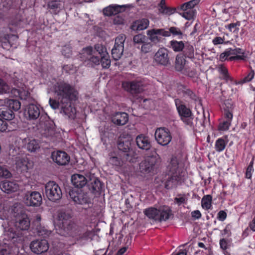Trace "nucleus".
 <instances>
[{"label":"nucleus","instance_id":"obj_10","mask_svg":"<svg viewBox=\"0 0 255 255\" xmlns=\"http://www.w3.org/2000/svg\"><path fill=\"white\" fill-rule=\"evenodd\" d=\"M60 228L59 234L63 236L76 237L77 234L81 231V228L78 227L71 220L60 225Z\"/></svg>","mask_w":255,"mask_h":255},{"label":"nucleus","instance_id":"obj_1","mask_svg":"<svg viewBox=\"0 0 255 255\" xmlns=\"http://www.w3.org/2000/svg\"><path fill=\"white\" fill-rule=\"evenodd\" d=\"M54 93L60 104H67L77 99V92L68 83H57L54 87Z\"/></svg>","mask_w":255,"mask_h":255},{"label":"nucleus","instance_id":"obj_33","mask_svg":"<svg viewBox=\"0 0 255 255\" xmlns=\"http://www.w3.org/2000/svg\"><path fill=\"white\" fill-rule=\"evenodd\" d=\"M167 168L169 171L172 174H179V172L181 173L178 169V161L176 157L171 158Z\"/></svg>","mask_w":255,"mask_h":255},{"label":"nucleus","instance_id":"obj_30","mask_svg":"<svg viewBox=\"0 0 255 255\" xmlns=\"http://www.w3.org/2000/svg\"><path fill=\"white\" fill-rule=\"evenodd\" d=\"M14 114L6 105L0 108V117L5 120L10 121L14 119Z\"/></svg>","mask_w":255,"mask_h":255},{"label":"nucleus","instance_id":"obj_16","mask_svg":"<svg viewBox=\"0 0 255 255\" xmlns=\"http://www.w3.org/2000/svg\"><path fill=\"white\" fill-rule=\"evenodd\" d=\"M87 178H89L87 184L91 192L95 194H100L103 186L101 182L91 173H87Z\"/></svg>","mask_w":255,"mask_h":255},{"label":"nucleus","instance_id":"obj_22","mask_svg":"<svg viewBox=\"0 0 255 255\" xmlns=\"http://www.w3.org/2000/svg\"><path fill=\"white\" fill-rule=\"evenodd\" d=\"M57 219L59 225L68 223L72 218L71 211L69 209H62L57 211Z\"/></svg>","mask_w":255,"mask_h":255},{"label":"nucleus","instance_id":"obj_25","mask_svg":"<svg viewBox=\"0 0 255 255\" xmlns=\"http://www.w3.org/2000/svg\"><path fill=\"white\" fill-rule=\"evenodd\" d=\"M174 101L181 119L184 118V117L188 118L192 116L191 110L183 104L179 99H176Z\"/></svg>","mask_w":255,"mask_h":255},{"label":"nucleus","instance_id":"obj_40","mask_svg":"<svg viewBox=\"0 0 255 255\" xmlns=\"http://www.w3.org/2000/svg\"><path fill=\"white\" fill-rule=\"evenodd\" d=\"M170 45L173 50L176 52L183 51L185 46L183 41H177L176 40L170 41Z\"/></svg>","mask_w":255,"mask_h":255},{"label":"nucleus","instance_id":"obj_32","mask_svg":"<svg viewBox=\"0 0 255 255\" xmlns=\"http://www.w3.org/2000/svg\"><path fill=\"white\" fill-rule=\"evenodd\" d=\"M94 236V233L91 231H83L81 228V231L77 234V240L79 241H87L89 239L92 240Z\"/></svg>","mask_w":255,"mask_h":255},{"label":"nucleus","instance_id":"obj_35","mask_svg":"<svg viewBox=\"0 0 255 255\" xmlns=\"http://www.w3.org/2000/svg\"><path fill=\"white\" fill-rule=\"evenodd\" d=\"M5 103L6 106L12 111H18L21 107V103L17 100L8 99Z\"/></svg>","mask_w":255,"mask_h":255},{"label":"nucleus","instance_id":"obj_41","mask_svg":"<svg viewBox=\"0 0 255 255\" xmlns=\"http://www.w3.org/2000/svg\"><path fill=\"white\" fill-rule=\"evenodd\" d=\"M35 230L39 236H42L44 238L49 236L51 233L50 231L47 230L44 227H41L40 225H37Z\"/></svg>","mask_w":255,"mask_h":255},{"label":"nucleus","instance_id":"obj_47","mask_svg":"<svg viewBox=\"0 0 255 255\" xmlns=\"http://www.w3.org/2000/svg\"><path fill=\"white\" fill-rule=\"evenodd\" d=\"M137 30H142L146 29L149 24V21L147 19L143 18L137 22Z\"/></svg>","mask_w":255,"mask_h":255},{"label":"nucleus","instance_id":"obj_63","mask_svg":"<svg viewBox=\"0 0 255 255\" xmlns=\"http://www.w3.org/2000/svg\"><path fill=\"white\" fill-rule=\"evenodd\" d=\"M19 96L21 99L25 100L30 96V93L28 91H23L19 93Z\"/></svg>","mask_w":255,"mask_h":255},{"label":"nucleus","instance_id":"obj_51","mask_svg":"<svg viewBox=\"0 0 255 255\" xmlns=\"http://www.w3.org/2000/svg\"><path fill=\"white\" fill-rule=\"evenodd\" d=\"M11 176V173L5 166H0V177L8 178Z\"/></svg>","mask_w":255,"mask_h":255},{"label":"nucleus","instance_id":"obj_3","mask_svg":"<svg viewBox=\"0 0 255 255\" xmlns=\"http://www.w3.org/2000/svg\"><path fill=\"white\" fill-rule=\"evenodd\" d=\"M11 213L15 218L14 225L16 228L21 231L29 229L30 221L20 204L16 203L11 208Z\"/></svg>","mask_w":255,"mask_h":255},{"label":"nucleus","instance_id":"obj_24","mask_svg":"<svg viewBox=\"0 0 255 255\" xmlns=\"http://www.w3.org/2000/svg\"><path fill=\"white\" fill-rule=\"evenodd\" d=\"M89 178H87V173L86 176L76 174L72 176L71 182L73 185L77 188H82L87 184Z\"/></svg>","mask_w":255,"mask_h":255},{"label":"nucleus","instance_id":"obj_39","mask_svg":"<svg viewBox=\"0 0 255 255\" xmlns=\"http://www.w3.org/2000/svg\"><path fill=\"white\" fill-rule=\"evenodd\" d=\"M183 55L184 57H188L189 58H194V48L193 46L187 44L184 46V48L183 49Z\"/></svg>","mask_w":255,"mask_h":255},{"label":"nucleus","instance_id":"obj_50","mask_svg":"<svg viewBox=\"0 0 255 255\" xmlns=\"http://www.w3.org/2000/svg\"><path fill=\"white\" fill-rule=\"evenodd\" d=\"M226 146V143L223 138H219L216 142L215 147L218 151L223 150Z\"/></svg>","mask_w":255,"mask_h":255},{"label":"nucleus","instance_id":"obj_27","mask_svg":"<svg viewBox=\"0 0 255 255\" xmlns=\"http://www.w3.org/2000/svg\"><path fill=\"white\" fill-rule=\"evenodd\" d=\"M18 185L13 181H4L0 183V188L5 193H10L16 191L18 189Z\"/></svg>","mask_w":255,"mask_h":255},{"label":"nucleus","instance_id":"obj_38","mask_svg":"<svg viewBox=\"0 0 255 255\" xmlns=\"http://www.w3.org/2000/svg\"><path fill=\"white\" fill-rule=\"evenodd\" d=\"M4 233L11 239L19 237V233L13 228L9 226L4 227Z\"/></svg>","mask_w":255,"mask_h":255},{"label":"nucleus","instance_id":"obj_62","mask_svg":"<svg viewBox=\"0 0 255 255\" xmlns=\"http://www.w3.org/2000/svg\"><path fill=\"white\" fill-rule=\"evenodd\" d=\"M151 48V44L149 43H144L141 46V50L143 52L146 53L148 52Z\"/></svg>","mask_w":255,"mask_h":255},{"label":"nucleus","instance_id":"obj_45","mask_svg":"<svg viewBox=\"0 0 255 255\" xmlns=\"http://www.w3.org/2000/svg\"><path fill=\"white\" fill-rule=\"evenodd\" d=\"M101 63L103 68H108L111 65V60L108 53L101 56Z\"/></svg>","mask_w":255,"mask_h":255},{"label":"nucleus","instance_id":"obj_2","mask_svg":"<svg viewBox=\"0 0 255 255\" xmlns=\"http://www.w3.org/2000/svg\"><path fill=\"white\" fill-rule=\"evenodd\" d=\"M132 138L130 136H120L117 141V147L123 159L134 162L136 158L135 151L131 147Z\"/></svg>","mask_w":255,"mask_h":255},{"label":"nucleus","instance_id":"obj_52","mask_svg":"<svg viewBox=\"0 0 255 255\" xmlns=\"http://www.w3.org/2000/svg\"><path fill=\"white\" fill-rule=\"evenodd\" d=\"M187 201V198H186L185 195H182L181 194L178 195L177 197H175L174 200V202L178 204V206L182 204L186 203Z\"/></svg>","mask_w":255,"mask_h":255},{"label":"nucleus","instance_id":"obj_11","mask_svg":"<svg viewBox=\"0 0 255 255\" xmlns=\"http://www.w3.org/2000/svg\"><path fill=\"white\" fill-rule=\"evenodd\" d=\"M80 58L84 62L91 61L96 65L100 63V58L95 55V51L91 46L83 48L80 54Z\"/></svg>","mask_w":255,"mask_h":255},{"label":"nucleus","instance_id":"obj_8","mask_svg":"<svg viewBox=\"0 0 255 255\" xmlns=\"http://www.w3.org/2000/svg\"><path fill=\"white\" fill-rule=\"evenodd\" d=\"M123 87L133 96H136L144 91V84L142 80L136 79L123 83Z\"/></svg>","mask_w":255,"mask_h":255},{"label":"nucleus","instance_id":"obj_43","mask_svg":"<svg viewBox=\"0 0 255 255\" xmlns=\"http://www.w3.org/2000/svg\"><path fill=\"white\" fill-rule=\"evenodd\" d=\"M123 161V158H120L117 156H111L109 159V163L113 165L116 166H121L122 165Z\"/></svg>","mask_w":255,"mask_h":255},{"label":"nucleus","instance_id":"obj_23","mask_svg":"<svg viewBox=\"0 0 255 255\" xmlns=\"http://www.w3.org/2000/svg\"><path fill=\"white\" fill-rule=\"evenodd\" d=\"M128 121V115L125 112H118L112 117V122L117 126L126 125Z\"/></svg>","mask_w":255,"mask_h":255},{"label":"nucleus","instance_id":"obj_57","mask_svg":"<svg viewBox=\"0 0 255 255\" xmlns=\"http://www.w3.org/2000/svg\"><path fill=\"white\" fill-rule=\"evenodd\" d=\"M126 39L125 35H120L115 39V44L117 45H124V42Z\"/></svg>","mask_w":255,"mask_h":255},{"label":"nucleus","instance_id":"obj_48","mask_svg":"<svg viewBox=\"0 0 255 255\" xmlns=\"http://www.w3.org/2000/svg\"><path fill=\"white\" fill-rule=\"evenodd\" d=\"M165 32L168 33V35L165 36V37L169 36L171 34L174 36L182 35V32L181 30L176 27H171L169 28V30H165Z\"/></svg>","mask_w":255,"mask_h":255},{"label":"nucleus","instance_id":"obj_56","mask_svg":"<svg viewBox=\"0 0 255 255\" xmlns=\"http://www.w3.org/2000/svg\"><path fill=\"white\" fill-rule=\"evenodd\" d=\"M254 157L253 158L252 161L250 163L246 171V177L248 179H251L252 177V172L253 171V164H254Z\"/></svg>","mask_w":255,"mask_h":255},{"label":"nucleus","instance_id":"obj_18","mask_svg":"<svg viewBox=\"0 0 255 255\" xmlns=\"http://www.w3.org/2000/svg\"><path fill=\"white\" fill-rule=\"evenodd\" d=\"M155 62L161 65L167 66L170 64L168 51L164 48H160L154 56Z\"/></svg>","mask_w":255,"mask_h":255},{"label":"nucleus","instance_id":"obj_12","mask_svg":"<svg viewBox=\"0 0 255 255\" xmlns=\"http://www.w3.org/2000/svg\"><path fill=\"white\" fill-rule=\"evenodd\" d=\"M154 136L157 142L163 146L167 145L172 139L169 130L165 128H157L155 132Z\"/></svg>","mask_w":255,"mask_h":255},{"label":"nucleus","instance_id":"obj_4","mask_svg":"<svg viewBox=\"0 0 255 255\" xmlns=\"http://www.w3.org/2000/svg\"><path fill=\"white\" fill-rule=\"evenodd\" d=\"M143 213L148 218L159 222L167 221L172 215L171 209L165 206H161L158 209L154 207L145 209Z\"/></svg>","mask_w":255,"mask_h":255},{"label":"nucleus","instance_id":"obj_20","mask_svg":"<svg viewBox=\"0 0 255 255\" xmlns=\"http://www.w3.org/2000/svg\"><path fill=\"white\" fill-rule=\"evenodd\" d=\"M127 6V5L111 4L104 8L103 12L104 15L111 16L124 11Z\"/></svg>","mask_w":255,"mask_h":255},{"label":"nucleus","instance_id":"obj_26","mask_svg":"<svg viewBox=\"0 0 255 255\" xmlns=\"http://www.w3.org/2000/svg\"><path fill=\"white\" fill-rule=\"evenodd\" d=\"M168 34V33L166 32L164 29H152L147 31V35L149 36L150 40L154 43H157L160 40L161 37L158 35L165 36Z\"/></svg>","mask_w":255,"mask_h":255},{"label":"nucleus","instance_id":"obj_31","mask_svg":"<svg viewBox=\"0 0 255 255\" xmlns=\"http://www.w3.org/2000/svg\"><path fill=\"white\" fill-rule=\"evenodd\" d=\"M186 60L182 54H179L176 56L175 68L177 71H182L185 68Z\"/></svg>","mask_w":255,"mask_h":255},{"label":"nucleus","instance_id":"obj_59","mask_svg":"<svg viewBox=\"0 0 255 255\" xmlns=\"http://www.w3.org/2000/svg\"><path fill=\"white\" fill-rule=\"evenodd\" d=\"M228 51V53H230V55H238V54H244V52L243 51L242 49L241 48H236L234 49H232L231 48L228 49L226 50Z\"/></svg>","mask_w":255,"mask_h":255},{"label":"nucleus","instance_id":"obj_37","mask_svg":"<svg viewBox=\"0 0 255 255\" xmlns=\"http://www.w3.org/2000/svg\"><path fill=\"white\" fill-rule=\"evenodd\" d=\"M226 107L224 108V114L226 120L231 122L233 118L232 106L229 101L225 103Z\"/></svg>","mask_w":255,"mask_h":255},{"label":"nucleus","instance_id":"obj_6","mask_svg":"<svg viewBox=\"0 0 255 255\" xmlns=\"http://www.w3.org/2000/svg\"><path fill=\"white\" fill-rule=\"evenodd\" d=\"M45 192L47 198L52 202H57L62 197L61 188L54 181H49L45 184Z\"/></svg>","mask_w":255,"mask_h":255},{"label":"nucleus","instance_id":"obj_46","mask_svg":"<svg viewBox=\"0 0 255 255\" xmlns=\"http://www.w3.org/2000/svg\"><path fill=\"white\" fill-rule=\"evenodd\" d=\"M26 148L28 151L34 152L39 148V146L37 141L33 139L28 142Z\"/></svg>","mask_w":255,"mask_h":255},{"label":"nucleus","instance_id":"obj_9","mask_svg":"<svg viewBox=\"0 0 255 255\" xmlns=\"http://www.w3.org/2000/svg\"><path fill=\"white\" fill-rule=\"evenodd\" d=\"M198 2L199 0H191L183 3L178 7V9L183 11L180 14L186 19L191 20L193 19L197 13L194 7Z\"/></svg>","mask_w":255,"mask_h":255},{"label":"nucleus","instance_id":"obj_15","mask_svg":"<svg viewBox=\"0 0 255 255\" xmlns=\"http://www.w3.org/2000/svg\"><path fill=\"white\" fill-rule=\"evenodd\" d=\"M30 249L33 253L39 255L48 251L49 244L46 240H35L31 242Z\"/></svg>","mask_w":255,"mask_h":255},{"label":"nucleus","instance_id":"obj_49","mask_svg":"<svg viewBox=\"0 0 255 255\" xmlns=\"http://www.w3.org/2000/svg\"><path fill=\"white\" fill-rule=\"evenodd\" d=\"M94 47L95 50L94 51H95V53L98 52L100 55V56L105 55L106 53H108L106 48L102 44H96L95 45Z\"/></svg>","mask_w":255,"mask_h":255},{"label":"nucleus","instance_id":"obj_19","mask_svg":"<svg viewBox=\"0 0 255 255\" xmlns=\"http://www.w3.org/2000/svg\"><path fill=\"white\" fill-rule=\"evenodd\" d=\"M53 161L59 165H65L70 161V156L65 151L58 150L52 152Z\"/></svg>","mask_w":255,"mask_h":255},{"label":"nucleus","instance_id":"obj_28","mask_svg":"<svg viewBox=\"0 0 255 255\" xmlns=\"http://www.w3.org/2000/svg\"><path fill=\"white\" fill-rule=\"evenodd\" d=\"M61 113L67 116L68 118L74 119L76 116V109L72 107L71 102L67 104H61Z\"/></svg>","mask_w":255,"mask_h":255},{"label":"nucleus","instance_id":"obj_54","mask_svg":"<svg viewBox=\"0 0 255 255\" xmlns=\"http://www.w3.org/2000/svg\"><path fill=\"white\" fill-rule=\"evenodd\" d=\"M184 96H187L195 101H199V98L190 90L186 89L183 91Z\"/></svg>","mask_w":255,"mask_h":255},{"label":"nucleus","instance_id":"obj_5","mask_svg":"<svg viewBox=\"0 0 255 255\" xmlns=\"http://www.w3.org/2000/svg\"><path fill=\"white\" fill-rule=\"evenodd\" d=\"M160 162V156L155 152L154 154L147 157L139 163V170L143 173H148L154 169Z\"/></svg>","mask_w":255,"mask_h":255},{"label":"nucleus","instance_id":"obj_29","mask_svg":"<svg viewBox=\"0 0 255 255\" xmlns=\"http://www.w3.org/2000/svg\"><path fill=\"white\" fill-rule=\"evenodd\" d=\"M136 142L137 146L143 150H148L151 147L148 137L142 134L138 135L136 137Z\"/></svg>","mask_w":255,"mask_h":255},{"label":"nucleus","instance_id":"obj_58","mask_svg":"<svg viewBox=\"0 0 255 255\" xmlns=\"http://www.w3.org/2000/svg\"><path fill=\"white\" fill-rule=\"evenodd\" d=\"M231 125V122L229 121L226 120L222 123H221L218 127V128L220 130H226L229 128V126Z\"/></svg>","mask_w":255,"mask_h":255},{"label":"nucleus","instance_id":"obj_60","mask_svg":"<svg viewBox=\"0 0 255 255\" xmlns=\"http://www.w3.org/2000/svg\"><path fill=\"white\" fill-rule=\"evenodd\" d=\"M49 104L52 108L53 109H56L59 108L60 105H61L59 101H57L56 100L50 98L49 101Z\"/></svg>","mask_w":255,"mask_h":255},{"label":"nucleus","instance_id":"obj_7","mask_svg":"<svg viewBox=\"0 0 255 255\" xmlns=\"http://www.w3.org/2000/svg\"><path fill=\"white\" fill-rule=\"evenodd\" d=\"M39 120V128L44 131L43 134L46 137L53 136L56 134L55 125L47 114H43Z\"/></svg>","mask_w":255,"mask_h":255},{"label":"nucleus","instance_id":"obj_44","mask_svg":"<svg viewBox=\"0 0 255 255\" xmlns=\"http://www.w3.org/2000/svg\"><path fill=\"white\" fill-rule=\"evenodd\" d=\"M212 196L208 195L204 196L202 199V206L203 208L209 209L211 206Z\"/></svg>","mask_w":255,"mask_h":255},{"label":"nucleus","instance_id":"obj_36","mask_svg":"<svg viewBox=\"0 0 255 255\" xmlns=\"http://www.w3.org/2000/svg\"><path fill=\"white\" fill-rule=\"evenodd\" d=\"M48 6L52 12L54 14H57L61 9L62 5L60 1L58 0H52L48 3Z\"/></svg>","mask_w":255,"mask_h":255},{"label":"nucleus","instance_id":"obj_21","mask_svg":"<svg viewBox=\"0 0 255 255\" xmlns=\"http://www.w3.org/2000/svg\"><path fill=\"white\" fill-rule=\"evenodd\" d=\"M25 112L26 115H28L29 120L39 119L43 114H45V113H41L40 108L34 104L29 105Z\"/></svg>","mask_w":255,"mask_h":255},{"label":"nucleus","instance_id":"obj_64","mask_svg":"<svg viewBox=\"0 0 255 255\" xmlns=\"http://www.w3.org/2000/svg\"><path fill=\"white\" fill-rule=\"evenodd\" d=\"M125 20L124 19L120 16H117L115 17L114 19V23L115 24H123L124 23Z\"/></svg>","mask_w":255,"mask_h":255},{"label":"nucleus","instance_id":"obj_17","mask_svg":"<svg viewBox=\"0 0 255 255\" xmlns=\"http://www.w3.org/2000/svg\"><path fill=\"white\" fill-rule=\"evenodd\" d=\"M185 172H179V174H173L170 177H168L167 181L165 182L164 186L165 188L167 189H170L173 188H176L178 185L181 184L184 180Z\"/></svg>","mask_w":255,"mask_h":255},{"label":"nucleus","instance_id":"obj_55","mask_svg":"<svg viewBox=\"0 0 255 255\" xmlns=\"http://www.w3.org/2000/svg\"><path fill=\"white\" fill-rule=\"evenodd\" d=\"M176 11V8L166 6L164 8H159V11L163 14L171 15Z\"/></svg>","mask_w":255,"mask_h":255},{"label":"nucleus","instance_id":"obj_14","mask_svg":"<svg viewBox=\"0 0 255 255\" xmlns=\"http://www.w3.org/2000/svg\"><path fill=\"white\" fill-rule=\"evenodd\" d=\"M24 202L29 206H38L42 202L41 194L36 191L27 192L24 196Z\"/></svg>","mask_w":255,"mask_h":255},{"label":"nucleus","instance_id":"obj_34","mask_svg":"<svg viewBox=\"0 0 255 255\" xmlns=\"http://www.w3.org/2000/svg\"><path fill=\"white\" fill-rule=\"evenodd\" d=\"M124 46L123 45H117L115 44L114 47L112 50V55L113 58L115 60H118L121 58L124 52Z\"/></svg>","mask_w":255,"mask_h":255},{"label":"nucleus","instance_id":"obj_13","mask_svg":"<svg viewBox=\"0 0 255 255\" xmlns=\"http://www.w3.org/2000/svg\"><path fill=\"white\" fill-rule=\"evenodd\" d=\"M69 195L70 198L76 204H85L91 202V198L88 194L81 190H70Z\"/></svg>","mask_w":255,"mask_h":255},{"label":"nucleus","instance_id":"obj_61","mask_svg":"<svg viewBox=\"0 0 255 255\" xmlns=\"http://www.w3.org/2000/svg\"><path fill=\"white\" fill-rule=\"evenodd\" d=\"M62 54L66 57H69L72 54V50L69 46H65L62 49Z\"/></svg>","mask_w":255,"mask_h":255},{"label":"nucleus","instance_id":"obj_42","mask_svg":"<svg viewBox=\"0 0 255 255\" xmlns=\"http://www.w3.org/2000/svg\"><path fill=\"white\" fill-rule=\"evenodd\" d=\"M10 91L9 86L5 81L0 78V94L8 93Z\"/></svg>","mask_w":255,"mask_h":255},{"label":"nucleus","instance_id":"obj_53","mask_svg":"<svg viewBox=\"0 0 255 255\" xmlns=\"http://www.w3.org/2000/svg\"><path fill=\"white\" fill-rule=\"evenodd\" d=\"M145 40L146 36L141 34L135 35L133 38V42L137 44L144 43Z\"/></svg>","mask_w":255,"mask_h":255}]
</instances>
